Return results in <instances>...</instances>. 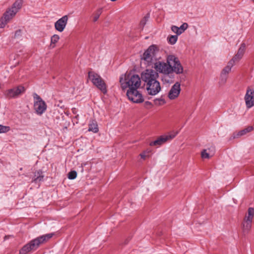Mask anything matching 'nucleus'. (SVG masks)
Wrapping results in <instances>:
<instances>
[{"label":"nucleus","instance_id":"obj_26","mask_svg":"<svg viewBox=\"0 0 254 254\" xmlns=\"http://www.w3.org/2000/svg\"><path fill=\"white\" fill-rule=\"evenodd\" d=\"M60 37L58 35L55 34L53 35L51 38V44L50 45L52 48H55L56 44L59 41Z\"/></svg>","mask_w":254,"mask_h":254},{"label":"nucleus","instance_id":"obj_4","mask_svg":"<svg viewBox=\"0 0 254 254\" xmlns=\"http://www.w3.org/2000/svg\"><path fill=\"white\" fill-rule=\"evenodd\" d=\"M88 77L92 83L100 90L104 94L107 93V86L104 80L97 73L93 71L88 72Z\"/></svg>","mask_w":254,"mask_h":254},{"label":"nucleus","instance_id":"obj_35","mask_svg":"<svg viewBox=\"0 0 254 254\" xmlns=\"http://www.w3.org/2000/svg\"><path fill=\"white\" fill-rule=\"evenodd\" d=\"M139 155L142 159H143V160H145L149 157V152L144 151V152L140 153Z\"/></svg>","mask_w":254,"mask_h":254},{"label":"nucleus","instance_id":"obj_20","mask_svg":"<svg viewBox=\"0 0 254 254\" xmlns=\"http://www.w3.org/2000/svg\"><path fill=\"white\" fill-rule=\"evenodd\" d=\"M173 77L172 72H169L167 73H163L161 79L164 83H169L172 82Z\"/></svg>","mask_w":254,"mask_h":254},{"label":"nucleus","instance_id":"obj_30","mask_svg":"<svg viewBox=\"0 0 254 254\" xmlns=\"http://www.w3.org/2000/svg\"><path fill=\"white\" fill-rule=\"evenodd\" d=\"M148 16L147 15L144 16L140 21L139 24V28L141 30H142L144 25L146 24L148 20Z\"/></svg>","mask_w":254,"mask_h":254},{"label":"nucleus","instance_id":"obj_38","mask_svg":"<svg viewBox=\"0 0 254 254\" xmlns=\"http://www.w3.org/2000/svg\"><path fill=\"white\" fill-rule=\"evenodd\" d=\"M253 0V1L254 2V0Z\"/></svg>","mask_w":254,"mask_h":254},{"label":"nucleus","instance_id":"obj_22","mask_svg":"<svg viewBox=\"0 0 254 254\" xmlns=\"http://www.w3.org/2000/svg\"><path fill=\"white\" fill-rule=\"evenodd\" d=\"M98 127L97 122L95 121H92L89 124L88 131L96 133L98 131Z\"/></svg>","mask_w":254,"mask_h":254},{"label":"nucleus","instance_id":"obj_10","mask_svg":"<svg viewBox=\"0 0 254 254\" xmlns=\"http://www.w3.org/2000/svg\"><path fill=\"white\" fill-rule=\"evenodd\" d=\"M161 90L160 82L158 80L153 81L146 84V91L148 95L155 96Z\"/></svg>","mask_w":254,"mask_h":254},{"label":"nucleus","instance_id":"obj_6","mask_svg":"<svg viewBox=\"0 0 254 254\" xmlns=\"http://www.w3.org/2000/svg\"><path fill=\"white\" fill-rule=\"evenodd\" d=\"M138 88H129L127 90L126 95L128 99L134 103H141L144 101L143 97Z\"/></svg>","mask_w":254,"mask_h":254},{"label":"nucleus","instance_id":"obj_29","mask_svg":"<svg viewBox=\"0 0 254 254\" xmlns=\"http://www.w3.org/2000/svg\"><path fill=\"white\" fill-rule=\"evenodd\" d=\"M212 155H210V154L207 152V151L206 149H203L201 153V156L203 159H209L210 158Z\"/></svg>","mask_w":254,"mask_h":254},{"label":"nucleus","instance_id":"obj_15","mask_svg":"<svg viewBox=\"0 0 254 254\" xmlns=\"http://www.w3.org/2000/svg\"><path fill=\"white\" fill-rule=\"evenodd\" d=\"M181 84L179 82H176L171 88L168 94V97L170 100L177 99L181 92Z\"/></svg>","mask_w":254,"mask_h":254},{"label":"nucleus","instance_id":"obj_11","mask_svg":"<svg viewBox=\"0 0 254 254\" xmlns=\"http://www.w3.org/2000/svg\"><path fill=\"white\" fill-rule=\"evenodd\" d=\"M153 64L154 66L153 67L156 70L155 71L157 72H158L163 74L171 72V66L167 62L165 63L164 62L157 61Z\"/></svg>","mask_w":254,"mask_h":254},{"label":"nucleus","instance_id":"obj_19","mask_svg":"<svg viewBox=\"0 0 254 254\" xmlns=\"http://www.w3.org/2000/svg\"><path fill=\"white\" fill-rule=\"evenodd\" d=\"M188 26L189 25L187 23H184L179 27L175 25L172 26L171 27V30L177 35H180L183 33L187 29Z\"/></svg>","mask_w":254,"mask_h":254},{"label":"nucleus","instance_id":"obj_18","mask_svg":"<svg viewBox=\"0 0 254 254\" xmlns=\"http://www.w3.org/2000/svg\"><path fill=\"white\" fill-rule=\"evenodd\" d=\"M246 49V46L245 44H241L240 47L238 49L237 53L235 56L230 60L233 61V63L236 64L238 63L243 57Z\"/></svg>","mask_w":254,"mask_h":254},{"label":"nucleus","instance_id":"obj_24","mask_svg":"<svg viewBox=\"0 0 254 254\" xmlns=\"http://www.w3.org/2000/svg\"><path fill=\"white\" fill-rule=\"evenodd\" d=\"M103 12L102 8H99L97 10H96L94 13H93V20L94 22H96L98 20L99 17L100 15L102 14Z\"/></svg>","mask_w":254,"mask_h":254},{"label":"nucleus","instance_id":"obj_9","mask_svg":"<svg viewBox=\"0 0 254 254\" xmlns=\"http://www.w3.org/2000/svg\"><path fill=\"white\" fill-rule=\"evenodd\" d=\"M158 77V73L155 70L149 69H146L143 71L141 75L142 80L147 83L157 80Z\"/></svg>","mask_w":254,"mask_h":254},{"label":"nucleus","instance_id":"obj_34","mask_svg":"<svg viewBox=\"0 0 254 254\" xmlns=\"http://www.w3.org/2000/svg\"><path fill=\"white\" fill-rule=\"evenodd\" d=\"M77 176V173L75 171H71L69 172L68 174V178L70 180H73L76 178Z\"/></svg>","mask_w":254,"mask_h":254},{"label":"nucleus","instance_id":"obj_37","mask_svg":"<svg viewBox=\"0 0 254 254\" xmlns=\"http://www.w3.org/2000/svg\"><path fill=\"white\" fill-rule=\"evenodd\" d=\"M146 105H151V103L150 102L147 101L145 103Z\"/></svg>","mask_w":254,"mask_h":254},{"label":"nucleus","instance_id":"obj_31","mask_svg":"<svg viewBox=\"0 0 254 254\" xmlns=\"http://www.w3.org/2000/svg\"><path fill=\"white\" fill-rule=\"evenodd\" d=\"M154 103L156 105L161 106L166 103L165 100L163 98H156L154 100Z\"/></svg>","mask_w":254,"mask_h":254},{"label":"nucleus","instance_id":"obj_21","mask_svg":"<svg viewBox=\"0 0 254 254\" xmlns=\"http://www.w3.org/2000/svg\"><path fill=\"white\" fill-rule=\"evenodd\" d=\"M23 1L22 0H17L12 4L11 7L10 8L16 14L18 10L21 8Z\"/></svg>","mask_w":254,"mask_h":254},{"label":"nucleus","instance_id":"obj_28","mask_svg":"<svg viewBox=\"0 0 254 254\" xmlns=\"http://www.w3.org/2000/svg\"><path fill=\"white\" fill-rule=\"evenodd\" d=\"M178 36V35H171V36H169L168 37V42L171 45L175 44L176 43V42L177 41Z\"/></svg>","mask_w":254,"mask_h":254},{"label":"nucleus","instance_id":"obj_8","mask_svg":"<svg viewBox=\"0 0 254 254\" xmlns=\"http://www.w3.org/2000/svg\"><path fill=\"white\" fill-rule=\"evenodd\" d=\"M34 109L38 115H42L47 109L46 103L36 93L33 94Z\"/></svg>","mask_w":254,"mask_h":254},{"label":"nucleus","instance_id":"obj_2","mask_svg":"<svg viewBox=\"0 0 254 254\" xmlns=\"http://www.w3.org/2000/svg\"><path fill=\"white\" fill-rule=\"evenodd\" d=\"M54 235L53 233L42 235L31 241L20 250L19 254H26L31 251L35 250L42 244L47 242Z\"/></svg>","mask_w":254,"mask_h":254},{"label":"nucleus","instance_id":"obj_12","mask_svg":"<svg viewBox=\"0 0 254 254\" xmlns=\"http://www.w3.org/2000/svg\"><path fill=\"white\" fill-rule=\"evenodd\" d=\"M177 134L178 132H176L171 134L161 136L155 141L151 142L149 144L150 146H160L168 140L173 139Z\"/></svg>","mask_w":254,"mask_h":254},{"label":"nucleus","instance_id":"obj_5","mask_svg":"<svg viewBox=\"0 0 254 254\" xmlns=\"http://www.w3.org/2000/svg\"><path fill=\"white\" fill-rule=\"evenodd\" d=\"M167 62L171 66V72H174L177 74H182L184 72V68L179 60L174 55H169L167 57Z\"/></svg>","mask_w":254,"mask_h":254},{"label":"nucleus","instance_id":"obj_27","mask_svg":"<svg viewBox=\"0 0 254 254\" xmlns=\"http://www.w3.org/2000/svg\"><path fill=\"white\" fill-rule=\"evenodd\" d=\"M254 216V209L252 207H250L248 209V215L246 216L245 220H250L252 221L253 217Z\"/></svg>","mask_w":254,"mask_h":254},{"label":"nucleus","instance_id":"obj_23","mask_svg":"<svg viewBox=\"0 0 254 254\" xmlns=\"http://www.w3.org/2000/svg\"><path fill=\"white\" fill-rule=\"evenodd\" d=\"M43 178L44 176L42 174V171H38L37 172L35 173L33 181L35 183H38L42 181Z\"/></svg>","mask_w":254,"mask_h":254},{"label":"nucleus","instance_id":"obj_32","mask_svg":"<svg viewBox=\"0 0 254 254\" xmlns=\"http://www.w3.org/2000/svg\"><path fill=\"white\" fill-rule=\"evenodd\" d=\"M246 133H247V132H246L245 129H244L241 131H239V132H238L237 133H234L233 134V135H234L233 137H234V138H237L239 136L244 135L246 134Z\"/></svg>","mask_w":254,"mask_h":254},{"label":"nucleus","instance_id":"obj_1","mask_svg":"<svg viewBox=\"0 0 254 254\" xmlns=\"http://www.w3.org/2000/svg\"><path fill=\"white\" fill-rule=\"evenodd\" d=\"M121 87L123 90L129 88H139L141 86L140 77L130 72H126L120 77Z\"/></svg>","mask_w":254,"mask_h":254},{"label":"nucleus","instance_id":"obj_13","mask_svg":"<svg viewBox=\"0 0 254 254\" xmlns=\"http://www.w3.org/2000/svg\"><path fill=\"white\" fill-rule=\"evenodd\" d=\"M233 61H229L227 65L223 69L220 75V84H224L227 79L228 74L231 71L232 67L235 65Z\"/></svg>","mask_w":254,"mask_h":254},{"label":"nucleus","instance_id":"obj_14","mask_svg":"<svg viewBox=\"0 0 254 254\" xmlns=\"http://www.w3.org/2000/svg\"><path fill=\"white\" fill-rule=\"evenodd\" d=\"M16 13L10 8H8L3 14V16L0 20V28H3L5 25L12 19Z\"/></svg>","mask_w":254,"mask_h":254},{"label":"nucleus","instance_id":"obj_25","mask_svg":"<svg viewBox=\"0 0 254 254\" xmlns=\"http://www.w3.org/2000/svg\"><path fill=\"white\" fill-rule=\"evenodd\" d=\"M252 222L250 220H247L245 219L244 223L243 224V231L244 232H248L251 229L252 227Z\"/></svg>","mask_w":254,"mask_h":254},{"label":"nucleus","instance_id":"obj_33","mask_svg":"<svg viewBox=\"0 0 254 254\" xmlns=\"http://www.w3.org/2000/svg\"><path fill=\"white\" fill-rule=\"evenodd\" d=\"M9 130L10 127H9L0 125V133L7 132Z\"/></svg>","mask_w":254,"mask_h":254},{"label":"nucleus","instance_id":"obj_16","mask_svg":"<svg viewBox=\"0 0 254 254\" xmlns=\"http://www.w3.org/2000/svg\"><path fill=\"white\" fill-rule=\"evenodd\" d=\"M68 20V17L67 15H64L58 19L54 25L56 30L60 32H63L66 26Z\"/></svg>","mask_w":254,"mask_h":254},{"label":"nucleus","instance_id":"obj_17","mask_svg":"<svg viewBox=\"0 0 254 254\" xmlns=\"http://www.w3.org/2000/svg\"><path fill=\"white\" fill-rule=\"evenodd\" d=\"M245 100L247 108H250L254 106V90L248 88L245 96Z\"/></svg>","mask_w":254,"mask_h":254},{"label":"nucleus","instance_id":"obj_7","mask_svg":"<svg viewBox=\"0 0 254 254\" xmlns=\"http://www.w3.org/2000/svg\"><path fill=\"white\" fill-rule=\"evenodd\" d=\"M25 92V87L21 85L13 87L5 91L4 94L7 98H17Z\"/></svg>","mask_w":254,"mask_h":254},{"label":"nucleus","instance_id":"obj_36","mask_svg":"<svg viewBox=\"0 0 254 254\" xmlns=\"http://www.w3.org/2000/svg\"><path fill=\"white\" fill-rule=\"evenodd\" d=\"M247 133L251 131L253 129V127L251 126L245 128Z\"/></svg>","mask_w":254,"mask_h":254},{"label":"nucleus","instance_id":"obj_3","mask_svg":"<svg viewBox=\"0 0 254 254\" xmlns=\"http://www.w3.org/2000/svg\"><path fill=\"white\" fill-rule=\"evenodd\" d=\"M158 51L159 50L156 46L151 45L143 53L141 57V60L145 62L148 66L151 65L157 61V54Z\"/></svg>","mask_w":254,"mask_h":254}]
</instances>
